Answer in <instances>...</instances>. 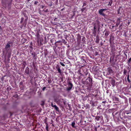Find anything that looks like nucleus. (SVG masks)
Returning a JSON list of instances; mask_svg holds the SVG:
<instances>
[{
	"mask_svg": "<svg viewBox=\"0 0 131 131\" xmlns=\"http://www.w3.org/2000/svg\"><path fill=\"white\" fill-rule=\"evenodd\" d=\"M41 8H43V7H44V6L43 5L41 6Z\"/></svg>",
	"mask_w": 131,
	"mask_h": 131,
	"instance_id": "obj_39",
	"label": "nucleus"
},
{
	"mask_svg": "<svg viewBox=\"0 0 131 131\" xmlns=\"http://www.w3.org/2000/svg\"><path fill=\"white\" fill-rule=\"evenodd\" d=\"M46 119L45 120V123L46 124V119H47V117H46Z\"/></svg>",
	"mask_w": 131,
	"mask_h": 131,
	"instance_id": "obj_37",
	"label": "nucleus"
},
{
	"mask_svg": "<svg viewBox=\"0 0 131 131\" xmlns=\"http://www.w3.org/2000/svg\"><path fill=\"white\" fill-rule=\"evenodd\" d=\"M106 101H105L102 102V103H106Z\"/></svg>",
	"mask_w": 131,
	"mask_h": 131,
	"instance_id": "obj_38",
	"label": "nucleus"
},
{
	"mask_svg": "<svg viewBox=\"0 0 131 131\" xmlns=\"http://www.w3.org/2000/svg\"><path fill=\"white\" fill-rule=\"evenodd\" d=\"M11 53H9V52H8V55H7V57H8V58H9L10 57V56H11Z\"/></svg>",
	"mask_w": 131,
	"mask_h": 131,
	"instance_id": "obj_26",
	"label": "nucleus"
},
{
	"mask_svg": "<svg viewBox=\"0 0 131 131\" xmlns=\"http://www.w3.org/2000/svg\"><path fill=\"white\" fill-rule=\"evenodd\" d=\"M46 129L47 131H48V124L47 123H46Z\"/></svg>",
	"mask_w": 131,
	"mask_h": 131,
	"instance_id": "obj_19",
	"label": "nucleus"
},
{
	"mask_svg": "<svg viewBox=\"0 0 131 131\" xmlns=\"http://www.w3.org/2000/svg\"><path fill=\"white\" fill-rule=\"evenodd\" d=\"M43 11L44 12H45V13H46V12H48V10L47 9H46V10L44 9L43 10Z\"/></svg>",
	"mask_w": 131,
	"mask_h": 131,
	"instance_id": "obj_27",
	"label": "nucleus"
},
{
	"mask_svg": "<svg viewBox=\"0 0 131 131\" xmlns=\"http://www.w3.org/2000/svg\"><path fill=\"white\" fill-rule=\"evenodd\" d=\"M31 55L33 56V58H34L36 56V54L34 52H33L31 53Z\"/></svg>",
	"mask_w": 131,
	"mask_h": 131,
	"instance_id": "obj_15",
	"label": "nucleus"
},
{
	"mask_svg": "<svg viewBox=\"0 0 131 131\" xmlns=\"http://www.w3.org/2000/svg\"><path fill=\"white\" fill-rule=\"evenodd\" d=\"M109 33L108 31H106L105 33V35L106 36H107L109 34Z\"/></svg>",
	"mask_w": 131,
	"mask_h": 131,
	"instance_id": "obj_14",
	"label": "nucleus"
},
{
	"mask_svg": "<svg viewBox=\"0 0 131 131\" xmlns=\"http://www.w3.org/2000/svg\"><path fill=\"white\" fill-rule=\"evenodd\" d=\"M92 79L89 77L86 79V82L88 84H92Z\"/></svg>",
	"mask_w": 131,
	"mask_h": 131,
	"instance_id": "obj_4",
	"label": "nucleus"
},
{
	"mask_svg": "<svg viewBox=\"0 0 131 131\" xmlns=\"http://www.w3.org/2000/svg\"><path fill=\"white\" fill-rule=\"evenodd\" d=\"M60 64L63 66H64L65 65L61 62H60Z\"/></svg>",
	"mask_w": 131,
	"mask_h": 131,
	"instance_id": "obj_32",
	"label": "nucleus"
},
{
	"mask_svg": "<svg viewBox=\"0 0 131 131\" xmlns=\"http://www.w3.org/2000/svg\"><path fill=\"white\" fill-rule=\"evenodd\" d=\"M100 127V125H99V126H98V127Z\"/></svg>",
	"mask_w": 131,
	"mask_h": 131,
	"instance_id": "obj_44",
	"label": "nucleus"
},
{
	"mask_svg": "<svg viewBox=\"0 0 131 131\" xmlns=\"http://www.w3.org/2000/svg\"><path fill=\"white\" fill-rule=\"evenodd\" d=\"M112 0H110L108 3V5L111 6L112 4Z\"/></svg>",
	"mask_w": 131,
	"mask_h": 131,
	"instance_id": "obj_16",
	"label": "nucleus"
},
{
	"mask_svg": "<svg viewBox=\"0 0 131 131\" xmlns=\"http://www.w3.org/2000/svg\"><path fill=\"white\" fill-rule=\"evenodd\" d=\"M41 105L42 106H43L44 105L45 102L44 101H42L41 102Z\"/></svg>",
	"mask_w": 131,
	"mask_h": 131,
	"instance_id": "obj_29",
	"label": "nucleus"
},
{
	"mask_svg": "<svg viewBox=\"0 0 131 131\" xmlns=\"http://www.w3.org/2000/svg\"><path fill=\"white\" fill-rule=\"evenodd\" d=\"M99 38L98 36H96V40H95V42L97 43H98L99 42Z\"/></svg>",
	"mask_w": 131,
	"mask_h": 131,
	"instance_id": "obj_12",
	"label": "nucleus"
},
{
	"mask_svg": "<svg viewBox=\"0 0 131 131\" xmlns=\"http://www.w3.org/2000/svg\"><path fill=\"white\" fill-rule=\"evenodd\" d=\"M129 113H127V114H128Z\"/></svg>",
	"mask_w": 131,
	"mask_h": 131,
	"instance_id": "obj_47",
	"label": "nucleus"
},
{
	"mask_svg": "<svg viewBox=\"0 0 131 131\" xmlns=\"http://www.w3.org/2000/svg\"><path fill=\"white\" fill-rule=\"evenodd\" d=\"M68 87L67 88V91H69L72 88L73 86V85L70 82L68 84Z\"/></svg>",
	"mask_w": 131,
	"mask_h": 131,
	"instance_id": "obj_3",
	"label": "nucleus"
},
{
	"mask_svg": "<svg viewBox=\"0 0 131 131\" xmlns=\"http://www.w3.org/2000/svg\"><path fill=\"white\" fill-rule=\"evenodd\" d=\"M57 70H58V71L60 73V74H61V71L60 70V68H59L58 69H57Z\"/></svg>",
	"mask_w": 131,
	"mask_h": 131,
	"instance_id": "obj_24",
	"label": "nucleus"
},
{
	"mask_svg": "<svg viewBox=\"0 0 131 131\" xmlns=\"http://www.w3.org/2000/svg\"><path fill=\"white\" fill-rule=\"evenodd\" d=\"M38 3V2L37 1H35L34 3V4L35 5L37 3Z\"/></svg>",
	"mask_w": 131,
	"mask_h": 131,
	"instance_id": "obj_36",
	"label": "nucleus"
},
{
	"mask_svg": "<svg viewBox=\"0 0 131 131\" xmlns=\"http://www.w3.org/2000/svg\"><path fill=\"white\" fill-rule=\"evenodd\" d=\"M106 9H100L99 10V13L100 15L104 16H105V14L104 13H103V12Z\"/></svg>",
	"mask_w": 131,
	"mask_h": 131,
	"instance_id": "obj_2",
	"label": "nucleus"
},
{
	"mask_svg": "<svg viewBox=\"0 0 131 131\" xmlns=\"http://www.w3.org/2000/svg\"><path fill=\"white\" fill-rule=\"evenodd\" d=\"M25 73L27 74H29V68H27L26 70L25 71Z\"/></svg>",
	"mask_w": 131,
	"mask_h": 131,
	"instance_id": "obj_13",
	"label": "nucleus"
},
{
	"mask_svg": "<svg viewBox=\"0 0 131 131\" xmlns=\"http://www.w3.org/2000/svg\"><path fill=\"white\" fill-rule=\"evenodd\" d=\"M36 36L37 38H39V35L38 32H37L36 34Z\"/></svg>",
	"mask_w": 131,
	"mask_h": 131,
	"instance_id": "obj_31",
	"label": "nucleus"
},
{
	"mask_svg": "<svg viewBox=\"0 0 131 131\" xmlns=\"http://www.w3.org/2000/svg\"><path fill=\"white\" fill-rule=\"evenodd\" d=\"M129 75H128V76H127V80L128 81L129 83H130V82L131 81H130V80H129Z\"/></svg>",
	"mask_w": 131,
	"mask_h": 131,
	"instance_id": "obj_23",
	"label": "nucleus"
},
{
	"mask_svg": "<svg viewBox=\"0 0 131 131\" xmlns=\"http://www.w3.org/2000/svg\"><path fill=\"white\" fill-rule=\"evenodd\" d=\"M52 4H50V6H52Z\"/></svg>",
	"mask_w": 131,
	"mask_h": 131,
	"instance_id": "obj_40",
	"label": "nucleus"
},
{
	"mask_svg": "<svg viewBox=\"0 0 131 131\" xmlns=\"http://www.w3.org/2000/svg\"><path fill=\"white\" fill-rule=\"evenodd\" d=\"M111 83L112 85L114 87L115 84V80L114 79H112L111 80Z\"/></svg>",
	"mask_w": 131,
	"mask_h": 131,
	"instance_id": "obj_8",
	"label": "nucleus"
},
{
	"mask_svg": "<svg viewBox=\"0 0 131 131\" xmlns=\"http://www.w3.org/2000/svg\"><path fill=\"white\" fill-rule=\"evenodd\" d=\"M121 26H122V25H120L119 26L120 27H121Z\"/></svg>",
	"mask_w": 131,
	"mask_h": 131,
	"instance_id": "obj_46",
	"label": "nucleus"
},
{
	"mask_svg": "<svg viewBox=\"0 0 131 131\" xmlns=\"http://www.w3.org/2000/svg\"><path fill=\"white\" fill-rule=\"evenodd\" d=\"M27 0V2H29V1L30 0Z\"/></svg>",
	"mask_w": 131,
	"mask_h": 131,
	"instance_id": "obj_43",
	"label": "nucleus"
},
{
	"mask_svg": "<svg viewBox=\"0 0 131 131\" xmlns=\"http://www.w3.org/2000/svg\"><path fill=\"white\" fill-rule=\"evenodd\" d=\"M120 19L119 18H118L117 19V21H116V26L117 27L119 25V24L120 22Z\"/></svg>",
	"mask_w": 131,
	"mask_h": 131,
	"instance_id": "obj_7",
	"label": "nucleus"
},
{
	"mask_svg": "<svg viewBox=\"0 0 131 131\" xmlns=\"http://www.w3.org/2000/svg\"><path fill=\"white\" fill-rule=\"evenodd\" d=\"M63 42L64 43L66 44L67 43V42L65 40H63Z\"/></svg>",
	"mask_w": 131,
	"mask_h": 131,
	"instance_id": "obj_35",
	"label": "nucleus"
},
{
	"mask_svg": "<svg viewBox=\"0 0 131 131\" xmlns=\"http://www.w3.org/2000/svg\"><path fill=\"white\" fill-rule=\"evenodd\" d=\"M129 23H130V22H128V24H129Z\"/></svg>",
	"mask_w": 131,
	"mask_h": 131,
	"instance_id": "obj_45",
	"label": "nucleus"
},
{
	"mask_svg": "<svg viewBox=\"0 0 131 131\" xmlns=\"http://www.w3.org/2000/svg\"><path fill=\"white\" fill-rule=\"evenodd\" d=\"M10 45L9 44L7 43L5 47V49L7 50H8V49L10 48Z\"/></svg>",
	"mask_w": 131,
	"mask_h": 131,
	"instance_id": "obj_9",
	"label": "nucleus"
},
{
	"mask_svg": "<svg viewBox=\"0 0 131 131\" xmlns=\"http://www.w3.org/2000/svg\"><path fill=\"white\" fill-rule=\"evenodd\" d=\"M107 71L110 74L112 73H113L112 70L110 68H107Z\"/></svg>",
	"mask_w": 131,
	"mask_h": 131,
	"instance_id": "obj_10",
	"label": "nucleus"
},
{
	"mask_svg": "<svg viewBox=\"0 0 131 131\" xmlns=\"http://www.w3.org/2000/svg\"><path fill=\"white\" fill-rule=\"evenodd\" d=\"M46 87L45 86L42 89V90L43 91H44L45 89L46 88Z\"/></svg>",
	"mask_w": 131,
	"mask_h": 131,
	"instance_id": "obj_34",
	"label": "nucleus"
},
{
	"mask_svg": "<svg viewBox=\"0 0 131 131\" xmlns=\"http://www.w3.org/2000/svg\"><path fill=\"white\" fill-rule=\"evenodd\" d=\"M125 56L126 57H127V55H126V54L125 53Z\"/></svg>",
	"mask_w": 131,
	"mask_h": 131,
	"instance_id": "obj_41",
	"label": "nucleus"
},
{
	"mask_svg": "<svg viewBox=\"0 0 131 131\" xmlns=\"http://www.w3.org/2000/svg\"><path fill=\"white\" fill-rule=\"evenodd\" d=\"M127 70L125 69H124V75H126V73H127Z\"/></svg>",
	"mask_w": 131,
	"mask_h": 131,
	"instance_id": "obj_22",
	"label": "nucleus"
},
{
	"mask_svg": "<svg viewBox=\"0 0 131 131\" xmlns=\"http://www.w3.org/2000/svg\"><path fill=\"white\" fill-rule=\"evenodd\" d=\"M94 27H93V33H96V25L95 24H94Z\"/></svg>",
	"mask_w": 131,
	"mask_h": 131,
	"instance_id": "obj_11",
	"label": "nucleus"
},
{
	"mask_svg": "<svg viewBox=\"0 0 131 131\" xmlns=\"http://www.w3.org/2000/svg\"><path fill=\"white\" fill-rule=\"evenodd\" d=\"M131 61V57L129 59L128 61V63H130Z\"/></svg>",
	"mask_w": 131,
	"mask_h": 131,
	"instance_id": "obj_33",
	"label": "nucleus"
},
{
	"mask_svg": "<svg viewBox=\"0 0 131 131\" xmlns=\"http://www.w3.org/2000/svg\"><path fill=\"white\" fill-rule=\"evenodd\" d=\"M24 18L23 17H22L21 19V21L20 23H22L23 22V21L24 20Z\"/></svg>",
	"mask_w": 131,
	"mask_h": 131,
	"instance_id": "obj_28",
	"label": "nucleus"
},
{
	"mask_svg": "<svg viewBox=\"0 0 131 131\" xmlns=\"http://www.w3.org/2000/svg\"><path fill=\"white\" fill-rule=\"evenodd\" d=\"M130 131H131V129H130Z\"/></svg>",
	"mask_w": 131,
	"mask_h": 131,
	"instance_id": "obj_49",
	"label": "nucleus"
},
{
	"mask_svg": "<svg viewBox=\"0 0 131 131\" xmlns=\"http://www.w3.org/2000/svg\"><path fill=\"white\" fill-rule=\"evenodd\" d=\"M57 42H58V41H57Z\"/></svg>",
	"mask_w": 131,
	"mask_h": 131,
	"instance_id": "obj_48",
	"label": "nucleus"
},
{
	"mask_svg": "<svg viewBox=\"0 0 131 131\" xmlns=\"http://www.w3.org/2000/svg\"><path fill=\"white\" fill-rule=\"evenodd\" d=\"M114 99L116 101H119V99L118 98L115 97L114 98Z\"/></svg>",
	"mask_w": 131,
	"mask_h": 131,
	"instance_id": "obj_25",
	"label": "nucleus"
},
{
	"mask_svg": "<svg viewBox=\"0 0 131 131\" xmlns=\"http://www.w3.org/2000/svg\"><path fill=\"white\" fill-rule=\"evenodd\" d=\"M86 9V7H83L81 9V12H82L84 11Z\"/></svg>",
	"mask_w": 131,
	"mask_h": 131,
	"instance_id": "obj_18",
	"label": "nucleus"
},
{
	"mask_svg": "<svg viewBox=\"0 0 131 131\" xmlns=\"http://www.w3.org/2000/svg\"><path fill=\"white\" fill-rule=\"evenodd\" d=\"M56 19H57V18H55V19H54V20H56Z\"/></svg>",
	"mask_w": 131,
	"mask_h": 131,
	"instance_id": "obj_42",
	"label": "nucleus"
},
{
	"mask_svg": "<svg viewBox=\"0 0 131 131\" xmlns=\"http://www.w3.org/2000/svg\"><path fill=\"white\" fill-rule=\"evenodd\" d=\"M75 124V122H73L71 124V126L73 127H74Z\"/></svg>",
	"mask_w": 131,
	"mask_h": 131,
	"instance_id": "obj_20",
	"label": "nucleus"
},
{
	"mask_svg": "<svg viewBox=\"0 0 131 131\" xmlns=\"http://www.w3.org/2000/svg\"><path fill=\"white\" fill-rule=\"evenodd\" d=\"M51 105L52 107H54V109L56 110V111L58 112L59 111V108L55 105H54L52 103H51Z\"/></svg>",
	"mask_w": 131,
	"mask_h": 131,
	"instance_id": "obj_6",
	"label": "nucleus"
},
{
	"mask_svg": "<svg viewBox=\"0 0 131 131\" xmlns=\"http://www.w3.org/2000/svg\"><path fill=\"white\" fill-rule=\"evenodd\" d=\"M100 117L99 116H97L95 117V119L97 121H98L99 120Z\"/></svg>",
	"mask_w": 131,
	"mask_h": 131,
	"instance_id": "obj_21",
	"label": "nucleus"
},
{
	"mask_svg": "<svg viewBox=\"0 0 131 131\" xmlns=\"http://www.w3.org/2000/svg\"><path fill=\"white\" fill-rule=\"evenodd\" d=\"M122 8V7H119V8L118 9V14H121V12H120V9Z\"/></svg>",
	"mask_w": 131,
	"mask_h": 131,
	"instance_id": "obj_17",
	"label": "nucleus"
},
{
	"mask_svg": "<svg viewBox=\"0 0 131 131\" xmlns=\"http://www.w3.org/2000/svg\"><path fill=\"white\" fill-rule=\"evenodd\" d=\"M125 129L124 127H118L116 131H125Z\"/></svg>",
	"mask_w": 131,
	"mask_h": 131,
	"instance_id": "obj_5",
	"label": "nucleus"
},
{
	"mask_svg": "<svg viewBox=\"0 0 131 131\" xmlns=\"http://www.w3.org/2000/svg\"><path fill=\"white\" fill-rule=\"evenodd\" d=\"M61 99H59L58 98L56 97L54 99V101L58 104H61Z\"/></svg>",
	"mask_w": 131,
	"mask_h": 131,
	"instance_id": "obj_1",
	"label": "nucleus"
},
{
	"mask_svg": "<svg viewBox=\"0 0 131 131\" xmlns=\"http://www.w3.org/2000/svg\"><path fill=\"white\" fill-rule=\"evenodd\" d=\"M86 2L83 3V5L82 6V7H84L85 6H86Z\"/></svg>",
	"mask_w": 131,
	"mask_h": 131,
	"instance_id": "obj_30",
	"label": "nucleus"
}]
</instances>
